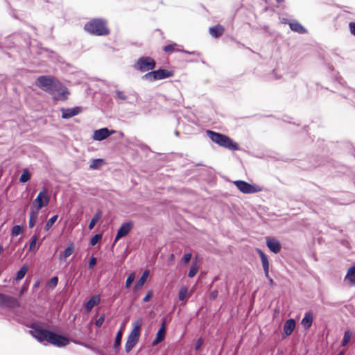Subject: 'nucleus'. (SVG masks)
<instances>
[{
  "mask_svg": "<svg viewBox=\"0 0 355 355\" xmlns=\"http://www.w3.org/2000/svg\"><path fill=\"white\" fill-rule=\"evenodd\" d=\"M121 338H122V332L121 331H119L117 333L116 338H115V341H114V348L115 349H118L119 347L121 341Z\"/></svg>",
  "mask_w": 355,
  "mask_h": 355,
  "instance_id": "nucleus-37",
  "label": "nucleus"
},
{
  "mask_svg": "<svg viewBox=\"0 0 355 355\" xmlns=\"http://www.w3.org/2000/svg\"><path fill=\"white\" fill-rule=\"evenodd\" d=\"M37 213L33 211H31V212L30 213V218H29V221H28V225H29L30 228H32L34 227V225L37 221Z\"/></svg>",
  "mask_w": 355,
  "mask_h": 355,
  "instance_id": "nucleus-30",
  "label": "nucleus"
},
{
  "mask_svg": "<svg viewBox=\"0 0 355 355\" xmlns=\"http://www.w3.org/2000/svg\"><path fill=\"white\" fill-rule=\"evenodd\" d=\"M283 22L285 23V24H287V23L288 24L289 23V21H288V20L286 19H283Z\"/></svg>",
  "mask_w": 355,
  "mask_h": 355,
  "instance_id": "nucleus-51",
  "label": "nucleus"
},
{
  "mask_svg": "<svg viewBox=\"0 0 355 355\" xmlns=\"http://www.w3.org/2000/svg\"><path fill=\"white\" fill-rule=\"evenodd\" d=\"M166 334V329H165V322L162 323V325L159 329L155 339L153 342V345H157L159 343H161L165 338Z\"/></svg>",
  "mask_w": 355,
  "mask_h": 355,
  "instance_id": "nucleus-18",
  "label": "nucleus"
},
{
  "mask_svg": "<svg viewBox=\"0 0 355 355\" xmlns=\"http://www.w3.org/2000/svg\"><path fill=\"white\" fill-rule=\"evenodd\" d=\"M187 293H188L187 288L185 286H182L179 291V294H178L179 300L181 301L184 300L187 297Z\"/></svg>",
  "mask_w": 355,
  "mask_h": 355,
  "instance_id": "nucleus-34",
  "label": "nucleus"
},
{
  "mask_svg": "<svg viewBox=\"0 0 355 355\" xmlns=\"http://www.w3.org/2000/svg\"><path fill=\"white\" fill-rule=\"evenodd\" d=\"M135 279V275L134 272L130 273L128 276L126 282H125V287L127 288H129L130 287V286L132 284V282H134Z\"/></svg>",
  "mask_w": 355,
  "mask_h": 355,
  "instance_id": "nucleus-36",
  "label": "nucleus"
},
{
  "mask_svg": "<svg viewBox=\"0 0 355 355\" xmlns=\"http://www.w3.org/2000/svg\"><path fill=\"white\" fill-rule=\"evenodd\" d=\"M37 236L34 235L31 239V242L29 245V250L30 251H35L38 249L39 245H37Z\"/></svg>",
  "mask_w": 355,
  "mask_h": 355,
  "instance_id": "nucleus-28",
  "label": "nucleus"
},
{
  "mask_svg": "<svg viewBox=\"0 0 355 355\" xmlns=\"http://www.w3.org/2000/svg\"><path fill=\"white\" fill-rule=\"evenodd\" d=\"M101 298L98 295H93L86 303L85 309L90 311L96 305L100 302Z\"/></svg>",
  "mask_w": 355,
  "mask_h": 355,
  "instance_id": "nucleus-22",
  "label": "nucleus"
},
{
  "mask_svg": "<svg viewBox=\"0 0 355 355\" xmlns=\"http://www.w3.org/2000/svg\"><path fill=\"white\" fill-rule=\"evenodd\" d=\"M176 46V44H168L164 48V51L167 53L173 52L175 51V47Z\"/></svg>",
  "mask_w": 355,
  "mask_h": 355,
  "instance_id": "nucleus-41",
  "label": "nucleus"
},
{
  "mask_svg": "<svg viewBox=\"0 0 355 355\" xmlns=\"http://www.w3.org/2000/svg\"><path fill=\"white\" fill-rule=\"evenodd\" d=\"M295 321L294 319H288L286 321L284 324V331L282 333V337L284 338L292 334L295 328Z\"/></svg>",
  "mask_w": 355,
  "mask_h": 355,
  "instance_id": "nucleus-15",
  "label": "nucleus"
},
{
  "mask_svg": "<svg viewBox=\"0 0 355 355\" xmlns=\"http://www.w3.org/2000/svg\"><path fill=\"white\" fill-rule=\"evenodd\" d=\"M85 30L96 35H107L110 31L106 26L105 21L101 19H94L85 25Z\"/></svg>",
  "mask_w": 355,
  "mask_h": 355,
  "instance_id": "nucleus-4",
  "label": "nucleus"
},
{
  "mask_svg": "<svg viewBox=\"0 0 355 355\" xmlns=\"http://www.w3.org/2000/svg\"><path fill=\"white\" fill-rule=\"evenodd\" d=\"M31 175L28 170L24 169L20 176L19 181L23 183L26 182L31 179Z\"/></svg>",
  "mask_w": 355,
  "mask_h": 355,
  "instance_id": "nucleus-29",
  "label": "nucleus"
},
{
  "mask_svg": "<svg viewBox=\"0 0 355 355\" xmlns=\"http://www.w3.org/2000/svg\"><path fill=\"white\" fill-rule=\"evenodd\" d=\"M39 285H40V282H39V281H37V282L34 284V285H33V289H35V288H37V287L39 286Z\"/></svg>",
  "mask_w": 355,
  "mask_h": 355,
  "instance_id": "nucleus-49",
  "label": "nucleus"
},
{
  "mask_svg": "<svg viewBox=\"0 0 355 355\" xmlns=\"http://www.w3.org/2000/svg\"><path fill=\"white\" fill-rule=\"evenodd\" d=\"M58 278L57 277H53L48 282L47 285L51 289H53L58 284Z\"/></svg>",
  "mask_w": 355,
  "mask_h": 355,
  "instance_id": "nucleus-39",
  "label": "nucleus"
},
{
  "mask_svg": "<svg viewBox=\"0 0 355 355\" xmlns=\"http://www.w3.org/2000/svg\"><path fill=\"white\" fill-rule=\"evenodd\" d=\"M173 73L172 71L164 69H159L157 70L151 71L144 74L141 78L143 80L148 82H155L156 80L165 79L172 77Z\"/></svg>",
  "mask_w": 355,
  "mask_h": 355,
  "instance_id": "nucleus-6",
  "label": "nucleus"
},
{
  "mask_svg": "<svg viewBox=\"0 0 355 355\" xmlns=\"http://www.w3.org/2000/svg\"><path fill=\"white\" fill-rule=\"evenodd\" d=\"M148 276H149V270H145L142 273L141 277L137 282V283L135 286V288H134L135 291H137L142 288V286L144 285L145 282H146V279Z\"/></svg>",
  "mask_w": 355,
  "mask_h": 355,
  "instance_id": "nucleus-21",
  "label": "nucleus"
},
{
  "mask_svg": "<svg viewBox=\"0 0 355 355\" xmlns=\"http://www.w3.org/2000/svg\"><path fill=\"white\" fill-rule=\"evenodd\" d=\"M102 238V235L101 234H96L94 236H92L90 239V245L94 246Z\"/></svg>",
  "mask_w": 355,
  "mask_h": 355,
  "instance_id": "nucleus-38",
  "label": "nucleus"
},
{
  "mask_svg": "<svg viewBox=\"0 0 355 355\" xmlns=\"http://www.w3.org/2000/svg\"><path fill=\"white\" fill-rule=\"evenodd\" d=\"M36 85L51 94L54 101H65L69 94L68 89L51 76H39L36 81Z\"/></svg>",
  "mask_w": 355,
  "mask_h": 355,
  "instance_id": "nucleus-1",
  "label": "nucleus"
},
{
  "mask_svg": "<svg viewBox=\"0 0 355 355\" xmlns=\"http://www.w3.org/2000/svg\"><path fill=\"white\" fill-rule=\"evenodd\" d=\"M290 28L296 33L303 34L306 33V30L302 25H301L297 21L293 20L288 23Z\"/></svg>",
  "mask_w": 355,
  "mask_h": 355,
  "instance_id": "nucleus-19",
  "label": "nucleus"
},
{
  "mask_svg": "<svg viewBox=\"0 0 355 355\" xmlns=\"http://www.w3.org/2000/svg\"><path fill=\"white\" fill-rule=\"evenodd\" d=\"M198 270V265L196 263H193V265L191 266V267L189 271L188 276L191 278L193 277L197 274Z\"/></svg>",
  "mask_w": 355,
  "mask_h": 355,
  "instance_id": "nucleus-35",
  "label": "nucleus"
},
{
  "mask_svg": "<svg viewBox=\"0 0 355 355\" xmlns=\"http://www.w3.org/2000/svg\"><path fill=\"white\" fill-rule=\"evenodd\" d=\"M202 343H203V340L201 338H198L197 340V343L195 346V349L198 350L200 348V347L202 346Z\"/></svg>",
  "mask_w": 355,
  "mask_h": 355,
  "instance_id": "nucleus-46",
  "label": "nucleus"
},
{
  "mask_svg": "<svg viewBox=\"0 0 355 355\" xmlns=\"http://www.w3.org/2000/svg\"><path fill=\"white\" fill-rule=\"evenodd\" d=\"M105 317L104 315H101L95 322V325L97 327H101L104 322Z\"/></svg>",
  "mask_w": 355,
  "mask_h": 355,
  "instance_id": "nucleus-43",
  "label": "nucleus"
},
{
  "mask_svg": "<svg viewBox=\"0 0 355 355\" xmlns=\"http://www.w3.org/2000/svg\"><path fill=\"white\" fill-rule=\"evenodd\" d=\"M266 244L270 250L275 254L281 250L280 243L275 239L267 238Z\"/></svg>",
  "mask_w": 355,
  "mask_h": 355,
  "instance_id": "nucleus-16",
  "label": "nucleus"
},
{
  "mask_svg": "<svg viewBox=\"0 0 355 355\" xmlns=\"http://www.w3.org/2000/svg\"><path fill=\"white\" fill-rule=\"evenodd\" d=\"M313 320V318L312 313L310 311L306 312L301 321V324L304 329H308L311 326Z\"/></svg>",
  "mask_w": 355,
  "mask_h": 355,
  "instance_id": "nucleus-20",
  "label": "nucleus"
},
{
  "mask_svg": "<svg viewBox=\"0 0 355 355\" xmlns=\"http://www.w3.org/2000/svg\"><path fill=\"white\" fill-rule=\"evenodd\" d=\"M207 135L215 144L229 150H236L239 149L237 143L232 140L229 137L212 130H207Z\"/></svg>",
  "mask_w": 355,
  "mask_h": 355,
  "instance_id": "nucleus-3",
  "label": "nucleus"
},
{
  "mask_svg": "<svg viewBox=\"0 0 355 355\" xmlns=\"http://www.w3.org/2000/svg\"><path fill=\"white\" fill-rule=\"evenodd\" d=\"M29 332L39 342L46 340L49 343L60 347L69 345L70 342V340L68 338L44 329L35 324L31 325V329Z\"/></svg>",
  "mask_w": 355,
  "mask_h": 355,
  "instance_id": "nucleus-2",
  "label": "nucleus"
},
{
  "mask_svg": "<svg viewBox=\"0 0 355 355\" xmlns=\"http://www.w3.org/2000/svg\"><path fill=\"white\" fill-rule=\"evenodd\" d=\"M141 324L142 322L141 319L137 320L134 323V328L128 336V339L125 343V349L126 352H130L138 342L140 336Z\"/></svg>",
  "mask_w": 355,
  "mask_h": 355,
  "instance_id": "nucleus-5",
  "label": "nucleus"
},
{
  "mask_svg": "<svg viewBox=\"0 0 355 355\" xmlns=\"http://www.w3.org/2000/svg\"><path fill=\"white\" fill-rule=\"evenodd\" d=\"M257 251L260 256L265 276L268 279L270 284L272 285L274 282L272 279L269 277V261L268 257L262 250L257 249Z\"/></svg>",
  "mask_w": 355,
  "mask_h": 355,
  "instance_id": "nucleus-11",
  "label": "nucleus"
},
{
  "mask_svg": "<svg viewBox=\"0 0 355 355\" xmlns=\"http://www.w3.org/2000/svg\"><path fill=\"white\" fill-rule=\"evenodd\" d=\"M184 52L186 53H188V54H191V55H195L196 54L195 51L189 52V51H184Z\"/></svg>",
  "mask_w": 355,
  "mask_h": 355,
  "instance_id": "nucleus-50",
  "label": "nucleus"
},
{
  "mask_svg": "<svg viewBox=\"0 0 355 355\" xmlns=\"http://www.w3.org/2000/svg\"><path fill=\"white\" fill-rule=\"evenodd\" d=\"M209 31L210 35L214 37H218L224 33L225 28L221 25L218 24L210 27Z\"/></svg>",
  "mask_w": 355,
  "mask_h": 355,
  "instance_id": "nucleus-23",
  "label": "nucleus"
},
{
  "mask_svg": "<svg viewBox=\"0 0 355 355\" xmlns=\"http://www.w3.org/2000/svg\"><path fill=\"white\" fill-rule=\"evenodd\" d=\"M101 217L102 211L101 210H98L89 222L88 228L89 230H92L95 225L101 220Z\"/></svg>",
  "mask_w": 355,
  "mask_h": 355,
  "instance_id": "nucleus-24",
  "label": "nucleus"
},
{
  "mask_svg": "<svg viewBox=\"0 0 355 355\" xmlns=\"http://www.w3.org/2000/svg\"><path fill=\"white\" fill-rule=\"evenodd\" d=\"M57 219H58V216L57 215L53 216L46 223V225L44 226V230L46 231H48L53 226V225L54 224V223L56 221Z\"/></svg>",
  "mask_w": 355,
  "mask_h": 355,
  "instance_id": "nucleus-32",
  "label": "nucleus"
},
{
  "mask_svg": "<svg viewBox=\"0 0 355 355\" xmlns=\"http://www.w3.org/2000/svg\"><path fill=\"white\" fill-rule=\"evenodd\" d=\"M133 224L132 222H126L123 223L117 231L114 242H116L119 239L126 236L132 230Z\"/></svg>",
  "mask_w": 355,
  "mask_h": 355,
  "instance_id": "nucleus-12",
  "label": "nucleus"
},
{
  "mask_svg": "<svg viewBox=\"0 0 355 355\" xmlns=\"http://www.w3.org/2000/svg\"><path fill=\"white\" fill-rule=\"evenodd\" d=\"M349 26L351 33L355 36V23L351 22V23H349Z\"/></svg>",
  "mask_w": 355,
  "mask_h": 355,
  "instance_id": "nucleus-47",
  "label": "nucleus"
},
{
  "mask_svg": "<svg viewBox=\"0 0 355 355\" xmlns=\"http://www.w3.org/2000/svg\"><path fill=\"white\" fill-rule=\"evenodd\" d=\"M277 2H282L284 0H276Z\"/></svg>",
  "mask_w": 355,
  "mask_h": 355,
  "instance_id": "nucleus-55",
  "label": "nucleus"
},
{
  "mask_svg": "<svg viewBox=\"0 0 355 355\" xmlns=\"http://www.w3.org/2000/svg\"><path fill=\"white\" fill-rule=\"evenodd\" d=\"M115 94H116V97L117 98H119V99L122 100V101H125L128 98L127 96L122 91H120V90L117 89V90L115 91Z\"/></svg>",
  "mask_w": 355,
  "mask_h": 355,
  "instance_id": "nucleus-40",
  "label": "nucleus"
},
{
  "mask_svg": "<svg viewBox=\"0 0 355 355\" xmlns=\"http://www.w3.org/2000/svg\"><path fill=\"white\" fill-rule=\"evenodd\" d=\"M114 131H110L107 128H101L94 131L93 138L96 141H102L107 138Z\"/></svg>",
  "mask_w": 355,
  "mask_h": 355,
  "instance_id": "nucleus-14",
  "label": "nucleus"
},
{
  "mask_svg": "<svg viewBox=\"0 0 355 355\" xmlns=\"http://www.w3.org/2000/svg\"><path fill=\"white\" fill-rule=\"evenodd\" d=\"M344 281L349 286H355V266L350 267L347 270Z\"/></svg>",
  "mask_w": 355,
  "mask_h": 355,
  "instance_id": "nucleus-17",
  "label": "nucleus"
},
{
  "mask_svg": "<svg viewBox=\"0 0 355 355\" xmlns=\"http://www.w3.org/2000/svg\"><path fill=\"white\" fill-rule=\"evenodd\" d=\"M49 202V197L48 196V191L44 188L42 191L39 193L37 198L33 201V205L38 211L44 207H46Z\"/></svg>",
  "mask_w": 355,
  "mask_h": 355,
  "instance_id": "nucleus-9",
  "label": "nucleus"
},
{
  "mask_svg": "<svg viewBox=\"0 0 355 355\" xmlns=\"http://www.w3.org/2000/svg\"><path fill=\"white\" fill-rule=\"evenodd\" d=\"M0 305L8 308H17L20 306V303L13 297L0 293Z\"/></svg>",
  "mask_w": 355,
  "mask_h": 355,
  "instance_id": "nucleus-10",
  "label": "nucleus"
},
{
  "mask_svg": "<svg viewBox=\"0 0 355 355\" xmlns=\"http://www.w3.org/2000/svg\"><path fill=\"white\" fill-rule=\"evenodd\" d=\"M28 289V286H25L24 285L21 288V290H20V292H19V296L21 297L23 295V294L27 291Z\"/></svg>",
  "mask_w": 355,
  "mask_h": 355,
  "instance_id": "nucleus-48",
  "label": "nucleus"
},
{
  "mask_svg": "<svg viewBox=\"0 0 355 355\" xmlns=\"http://www.w3.org/2000/svg\"><path fill=\"white\" fill-rule=\"evenodd\" d=\"M28 271V266L26 265H24L17 272L15 279L17 281H19L22 279L25 275L26 274Z\"/></svg>",
  "mask_w": 355,
  "mask_h": 355,
  "instance_id": "nucleus-26",
  "label": "nucleus"
},
{
  "mask_svg": "<svg viewBox=\"0 0 355 355\" xmlns=\"http://www.w3.org/2000/svg\"><path fill=\"white\" fill-rule=\"evenodd\" d=\"M62 117L63 119H69L72 116H76L82 112L81 107H74L72 108H61Z\"/></svg>",
  "mask_w": 355,
  "mask_h": 355,
  "instance_id": "nucleus-13",
  "label": "nucleus"
},
{
  "mask_svg": "<svg viewBox=\"0 0 355 355\" xmlns=\"http://www.w3.org/2000/svg\"><path fill=\"white\" fill-rule=\"evenodd\" d=\"M155 66L156 62L153 58L148 56H143L137 60L133 67L141 72H146L154 69Z\"/></svg>",
  "mask_w": 355,
  "mask_h": 355,
  "instance_id": "nucleus-7",
  "label": "nucleus"
},
{
  "mask_svg": "<svg viewBox=\"0 0 355 355\" xmlns=\"http://www.w3.org/2000/svg\"><path fill=\"white\" fill-rule=\"evenodd\" d=\"M153 291H148V293H146V296L144 297L143 301L144 302H148L150 300V298L153 297Z\"/></svg>",
  "mask_w": 355,
  "mask_h": 355,
  "instance_id": "nucleus-42",
  "label": "nucleus"
},
{
  "mask_svg": "<svg viewBox=\"0 0 355 355\" xmlns=\"http://www.w3.org/2000/svg\"><path fill=\"white\" fill-rule=\"evenodd\" d=\"M175 135H176V136H178V135H179V132H178V131H176V132H175Z\"/></svg>",
  "mask_w": 355,
  "mask_h": 355,
  "instance_id": "nucleus-54",
  "label": "nucleus"
},
{
  "mask_svg": "<svg viewBox=\"0 0 355 355\" xmlns=\"http://www.w3.org/2000/svg\"><path fill=\"white\" fill-rule=\"evenodd\" d=\"M234 183L237 189L243 193H254L261 191L260 187L252 185L243 180H236Z\"/></svg>",
  "mask_w": 355,
  "mask_h": 355,
  "instance_id": "nucleus-8",
  "label": "nucleus"
},
{
  "mask_svg": "<svg viewBox=\"0 0 355 355\" xmlns=\"http://www.w3.org/2000/svg\"><path fill=\"white\" fill-rule=\"evenodd\" d=\"M23 233V228L20 225H15L11 230L12 236H17Z\"/></svg>",
  "mask_w": 355,
  "mask_h": 355,
  "instance_id": "nucleus-33",
  "label": "nucleus"
},
{
  "mask_svg": "<svg viewBox=\"0 0 355 355\" xmlns=\"http://www.w3.org/2000/svg\"><path fill=\"white\" fill-rule=\"evenodd\" d=\"M344 351L340 352L337 355H344Z\"/></svg>",
  "mask_w": 355,
  "mask_h": 355,
  "instance_id": "nucleus-52",
  "label": "nucleus"
},
{
  "mask_svg": "<svg viewBox=\"0 0 355 355\" xmlns=\"http://www.w3.org/2000/svg\"><path fill=\"white\" fill-rule=\"evenodd\" d=\"M96 263V258L94 257H92L89 261V268H93Z\"/></svg>",
  "mask_w": 355,
  "mask_h": 355,
  "instance_id": "nucleus-45",
  "label": "nucleus"
},
{
  "mask_svg": "<svg viewBox=\"0 0 355 355\" xmlns=\"http://www.w3.org/2000/svg\"><path fill=\"white\" fill-rule=\"evenodd\" d=\"M103 162V160L102 159H92L91 162V164L89 165V167H90V168H92V169H97L101 166V165Z\"/></svg>",
  "mask_w": 355,
  "mask_h": 355,
  "instance_id": "nucleus-31",
  "label": "nucleus"
},
{
  "mask_svg": "<svg viewBox=\"0 0 355 355\" xmlns=\"http://www.w3.org/2000/svg\"><path fill=\"white\" fill-rule=\"evenodd\" d=\"M170 259H171V260H173L174 259V255L173 254H171Z\"/></svg>",
  "mask_w": 355,
  "mask_h": 355,
  "instance_id": "nucleus-53",
  "label": "nucleus"
},
{
  "mask_svg": "<svg viewBox=\"0 0 355 355\" xmlns=\"http://www.w3.org/2000/svg\"><path fill=\"white\" fill-rule=\"evenodd\" d=\"M352 336H353V333L351 331H349V330L345 331V334H344L343 339L342 341V345L343 346L347 345V344L351 340Z\"/></svg>",
  "mask_w": 355,
  "mask_h": 355,
  "instance_id": "nucleus-27",
  "label": "nucleus"
},
{
  "mask_svg": "<svg viewBox=\"0 0 355 355\" xmlns=\"http://www.w3.org/2000/svg\"><path fill=\"white\" fill-rule=\"evenodd\" d=\"M191 259V253H186L184 254L183 257H182V261L185 263H187Z\"/></svg>",
  "mask_w": 355,
  "mask_h": 355,
  "instance_id": "nucleus-44",
  "label": "nucleus"
},
{
  "mask_svg": "<svg viewBox=\"0 0 355 355\" xmlns=\"http://www.w3.org/2000/svg\"><path fill=\"white\" fill-rule=\"evenodd\" d=\"M74 251V246L73 243H71L69 245L67 248L64 250V251L60 254V259H66L71 256Z\"/></svg>",
  "mask_w": 355,
  "mask_h": 355,
  "instance_id": "nucleus-25",
  "label": "nucleus"
}]
</instances>
